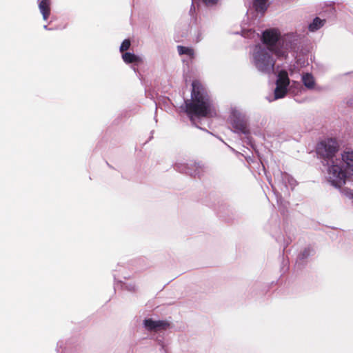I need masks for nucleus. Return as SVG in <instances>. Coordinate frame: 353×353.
Segmentation results:
<instances>
[{
    "instance_id": "f257e3e1",
    "label": "nucleus",
    "mask_w": 353,
    "mask_h": 353,
    "mask_svg": "<svg viewBox=\"0 0 353 353\" xmlns=\"http://www.w3.org/2000/svg\"><path fill=\"white\" fill-rule=\"evenodd\" d=\"M353 177V150H346L339 158L332 159L327 170V180L333 186L341 188L346 179Z\"/></svg>"
},
{
    "instance_id": "f03ea898",
    "label": "nucleus",
    "mask_w": 353,
    "mask_h": 353,
    "mask_svg": "<svg viewBox=\"0 0 353 353\" xmlns=\"http://www.w3.org/2000/svg\"><path fill=\"white\" fill-rule=\"evenodd\" d=\"M185 107L189 114L197 117H210L215 112L209 96L197 81L192 83V99L185 102Z\"/></svg>"
},
{
    "instance_id": "7ed1b4c3",
    "label": "nucleus",
    "mask_w": 353,
    "mask_h": 353,
    "mask_svg": "<svg viewBox=\"0 0 353 353\" xmlns=\"http://www.w3.org/2000/svg\"><path fill=\"white\" fill-rule=\"evenodd\" d=\"M290 35L281 37L280 32L276 29H269L263 32L262 41L272 52H274L277 57H284L288 50L290 48V45L287 42Z\"/></svg>"
},
{
    "instance_id": "20e7f679",
    "label": "nucleus",
    "mask_w": 353,
    "mask_h": 353,
    "mask_svg": "<svg viewBox=\"0 0 353 353\" xmlns=\"http://www.w3.org/2000/svg\"><path fill=\"white\" fill-rule=\"evenodd\" d=\"M271 51L261 46H256L252 53L253 63L256 68L263 72L273 70L274 60L270 54Z\"/></svg>"
},
{
    "instance_id": "39448f33",
    "label": "nucleus",
    "mask_w": 353,
    "mask_h": 353,
    "mask_svg": "<svg viewBox=\"0 0 353 353\" xmlns=\"http://www.w3.org/2000/svg\"><path fill=\"white\" fill-rule=\"evenodd\" d=\"M338 150V143L333 139H325L318 145L317 152L326 159L327 168H329V163L332 159L339 158V157L335 156Z\"/></svg>"
},
{
    "instance_id": "423d86ee",
    "label": "nucleus",
    "mask_w": 353,
    "mask_h": 353,
    "mask_svg": "<svg viewBox=\"0 0 353 353\" xmlns=\"http://www.w3.org/2000/svg\"><path fill=\"white\" fill-rule=\"evenodd\" d=\"M290 84V79L285 71H281L278 74L276 87L274 90V99H279L284 97L288 91Z\"/></svg>"
},
{
    "instance_id": "0eeeda50",
    "label": "nucleus",
    "mask_w": 353,
    "mask_h": 353,
    "mask_svg": "<svg viewBox=\"0 0 353 353\" xmlns=\"http://www.w3.org/2000/svg\"><path fill=\"white\" fill-rule=\"evenodd\" d=\"M143 325L147 330L154 331H159L162 329H165L169 326V324L165 321H154L151 319L144 320Z\"/></svg>"
},
{
    "instance_id": "6e6552de",
    "label": "nucleus",
    "mask_w": 353,
    "mask_h": 353,
    "mask_svg": "<svg viewBox=\"0 0 353 353\" xmlns=\"http://www.w3.org/2000/svg\"><path fill=\"white\" fill-rule=\"evenodd\" d=\"M301 80L304 86L310 90H319L320 88L317 85L314 76L310 73H303Z\"/></svg>"
},
{
    "instance_id": "1a4fd4ad",
    "label": "nucleus",
    "mask_w": 353,
    "mask_h": 353,
    "mask_svg": "<svg viewBox=\"0 0 353 353\" xmlns=\"http://www.w3.org/2000/svg\"><path fill=\"white\" fill-rule=\"evenodd\" d=\"M50 0H42L39 4L40 12L44 20H46L50 14Z\"/></svg>"
},
{
    "instance_id": "9d476101",
    "label": "nucleus",
    "mask_w": 353,
    "mask_h": 353,
    "mask_svg": "<svg viewBox=\"0 0 353 353\" xmlns=\"http://www.w3.org/2000/svg\"><path fill=\"white\" fill-rule=\"evenodd\" d=\"M123 60L126 63H139L142 61V59L130 52H125L122 55Z\"/></svg>"
},
{
    "instance_id": "9b49d317",
    "label": "nucleus",
    "mask_w": 353,
    "mask_h": 353,
    "mask_svg": "<svg viewBox=\"0 0 353 353\" xmlns=\"http://www.w3.org/2000/svg\"><path fill=\"white\" fill-rule=\"evenodd\" d=\"M325 24V20L321 19L319 17L314 19L312 22L309 25L308 28L311 32H315L319 28L323 27Z\"/></svg>"
},
{
    "instance_id": "f8f14e48",
    "label": "nucleus",
    "mask_w": 353,
    "mask_h": 353,
    "mask_svg": "<svg viewBox=\"0 0 353 353\" xmlns=\"http://www.w3.org/2000/svg\"><path fill=\"white\" fill-rule=\"evenodd\" d=\"M177 50L179 54H186L190 58L194 57V50L190 48L179 46Z\"/></svg>"
},
{
    "instance_id": "ddd939ff",
    "label": "nucleus",
    "mask_w": 353,
    "mask_h": 353,
    "mask_svg": "<svg viewBox=\"0 0 353 353\" xmlns=\"http://www.w3.org/2000/svg\"><path fill=\"white\" fill-rule=\"evenodd\" d=\"M268 0H254V6L256 10L260 12H263L266 8V2Z\"/></svg>"
},
{
    "instance_id": "4468645a",
    "label": "nucleus",
    "mask_w": 353,
    "mask_h": 353,
    "mask_svg": "<svg viewBox=\"0 0 353 353\" xmlns=\"http://www.w3.org/2000/svg\"><path fill=\"white\" fill-rule=\"evenodd\" d=\"M232 118H231V122L232 124L235 127L236 129L243 130V125L241 124H239L237 122H236L235 119H240V113L237 111H234L232 113Z\"/></svg>"
},
{
    "instance_id": "2eb2a0df",
    "label": "nucleus",
    "mask_w": 353,
    "mask_h": 353,
    "mask_svg": "<svg viewBox=\"0 0 353 353\" xmlns=\"http://www.w3.org/2000/svg\"><path fill=\"white\" fill-rule=\"evenodd\" d=\"M130 46V40L125 39L121 43V47H120V50L121 52L125 51L128 49H129Z\"/></svg>"
},
{
    "instance_id": "dca6fc26",
    "label": "nucleus",
    "mask_w": 353,
    "mask_h": 353,
    "mask_svg": "<svg viewBox=\"0 0 353 353\" xmlns=\"http://www.w3.org/2000/svg\"><path fill=\"white\" fill-rule=\"evenodd\" d=\"M203 1L207 5V6H213L216 4L219 0H203Z\"/></svg>"
},
{
    "instance_id": "f3484780",
    "label": "nucleus",
    "mask_w": 353,
    "mask_h": 353,
    "mask_svg": "<svg viewBox=\"0 0 353 353\" xmlns=\"http://www.w3.org/2000/svg\"><path fill=\"white\" fill-rule=\"evenodd\" d=\"M352 198H353V194H352Z\"/></svg>"
}]
</instances>
